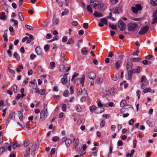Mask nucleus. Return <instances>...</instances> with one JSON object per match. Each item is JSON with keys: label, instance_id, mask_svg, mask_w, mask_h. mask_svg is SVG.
Returning <instances> with one entry per match:
<instances>
[{"label": "nucleus", "instance_id": "obj_13", "mask_svg": "<svg viewBox=\"0 0 157 157\" xmlns=\"http://www.w3.org/2000/svg\"><path fill=\"white\" fill-rule=\"evenodd\" d=\"M35 51L36 53L39 55H41L42 54V50L39 47H37L35 49Z\"/></svg>", "mask_w": 157, "mask_h": 157}, {"label": "nucleus", "instance_id": "obj_8", "mask_svg": "<svg viewBox=\"0 0 157 157\" xmlns=\"http://www.w3.org/2000/svg\"><path fill=\"white\" fill-rule=\"evenodd\" d=\"M36 81V80L34 79L33 82L30 81L29 83L32 84V86L34 89H36L37 87V84L35 82Z\"/></svg>", "mask_w": 157, "mask_h": 157}, {"label": "nucleus", "instance_id": "obj_37", "mask_svg": "<svg viewBox=\"0 0 157 157\" xmlns=\"http://www.w3.org/2000/svg\"><path fill=\"white\" fill-rule=\"evenodd\" d=\"M18 17L20 19L21 21H23L24 18L21 12H19L18 13Z\"/></svg>", "mask_w": 157, "mask_h": 157}, {"label": "nucleus", "instance_id": "obj_33", "mask_svg": "<svg viewBox=\"0 0 157 157\" xmlns=\"http://www.w3.org/2000/svg\"><path fill=\"white\" fill-rule=\"evenodd\" d=\"M13 56L14 57H15L17 60H20V57L18 54L17 52H15L13 54Z\"/></svg>", "mask_w": 157, "mask_h": 157}, {"label": "nucleus", "instance_id": "obj_21", "mask_svg": "<svg viewBox=\"0 0 157 157\" xmlns=\"http://www.w3.org/2000/svg\"><path fill=\"white\" fill-rule=\"evenodd\" d=\"M134 71H135V73H140L142 71V69L141 67L138 66L136 69H134Z\"/></svg>", "mask_w": 157, "mask_h": 157}, {"label": "nucleus", "instance_id": "obj_4", "mask_svg": "<svg viewBox=\"0 0 157 157\" xmlns=\"http://www.w3.org/2000/svg\"><path fill=\"white\" fill-rule=\"evenodd\" d=\"M15 113L14 112H11L9 115V117L6 121V124L8 125L10 122V120H15Z\"/></svg>", "mask_w": 157, "mask_h": 157}, {"label": "nucleus", "instance_id": "obj_53", "mask_svg": "<svg viewBox=\"0 0 157 157\" xmlns=\"http://www.w3.org/2000/svg\"><path fill=\"white\" fill-rule=\"evenodd\" d=\"M29 80V78H26V80L24 81L22 84V86H24L27 83H28V80Z\"/></svg>", "mask_w": 157, "mask_h": 157}, {"label": "nucleus", "instance_id": "obj_63", "mask_svg": "<svg viewBox=\"0 0 157 157\" xmlns=\"http://www.w3.org/2000/svg\"><path fill=\"white\" fill-rule=\"evenodd\" d=\"M83 27L85 29H87L89 27L88 24L87 23H84L83 24Z\"/></svg>", "mask_w": 157, "mask_h": 157}, {"label": "nucleus", "instance_id": "obj_10", "mask_svg": "<svg viewBox=\"0 0 157 157\" xmlns=\"http://www.w3.org/2000/svg\"><path fill=\"white\" fill-rule=\"evenodd\" d=\"M133 64L131 62L129 61H127L126 69L127 70H130L131 69L132 67Z\"/></svg>", "mask_w": 157, "mask_h": 157}, {"label": "nucleus", "instance_id": "obj_14", "mask_svg": "<svg viewBox=\"0 0 157 157\" xmlns=\"http://www.w3.org/2000/svg\"><path fill=\"white\" fill-rule=\"evenodd\" d=\"M135 72V71H134V69L130 70L128 72V78L129 80H131V79L132 74Z\"/></svg>", "mask_w": 157, "mask_h": 157}, {"label": "nucleus", "instance_id": "obj_24", "mask_svg": "<svg viewBox=\"0 0 157 157\" xmlns=\"http://www.w3.org/2000/svg\"><path fill=\"white\" fill-rule=\"evenodd\" d=\"M87 51L86 48L84 47L82 48L81 50V52L82 54L85 55H86L87 53Z\"/></svg>", "mask_w": 157, "mask_h": 157}, {"label": "nucleus", "instance_id": "obj_7", "mask_svg": "<svg viewBox=\"0 0 157 157\" xmlns=\"http://www.w3.org/2000/svg\"><path fill=\"white\" fill-rule=\"evenodd\" d=\"M121 6H118L117 7L113 9V10H110V11L113 10V13H119V11L121 10Z\"/></svg>", "mask_w": 157, "mask_h": 157}, {"label": "nucleus", "instance_id": "obj_18", "mask_svg": "<svg viewBox=\"0 0 157 157\" xmlns=\"http://www.w3.org/2000/svg\"><path fill=\"white\" fill-rule=\"evenodd\" d=\"M103 111L102 110L101 108L96 107L94 112L97 114L100 113Z\"/></svg>", "mask_w": 157, "mask_h": 157}, {"label": "nucleus", "instance_id": "obj_59", "mask_svg": "<svg viewBox=\"0 0 157 157\" xmlns=\"http://www.w3.org/2000/svg\"><path fill=\"white\" fill-rule=\"evenodd\" d=\"M59 137L57 136H54L52 138V140L53 141L56 142L58 140Z\"/></svg>", "mask_w": 157, "mask_h": 157}, {"label": "nucleus", "instance_id": "obj_1", "mask_svg": "<svg viewBox=\"0 0 157 157\" xmlns=\"http://www.w3.org/2000/svg\"><path fill=\"white\" fill-rule=\"evenodd\" d=\"M90 4L93 8L95 9L97 8L99 10H101L103 7L102 2L96 0H90Z\"/></svg>", "mask_w": 157, "mask_h": 157}, {"label": "nucleus", "instance_id": "obj_12", "mask_svg": "<svg viewBox=\"0 0 157 157\" xmlns=\"http://www.w3.org/2000/svg\"><path fill=\"white\" fill-rule=\"evenodd\" d=\"M93 15L96 17H101L103 16L102 13L98 11H95Z\"/></svg>", "mask_w": 157, "mask_h": 157}, {"label": "nucleus", "instance_id": "obj_27", "mask_svg": "<svg viewBox=\"0 0 157 157\" xmlns=\"http://www.w3.org/2000/svg\"><path fill=\"white\" fill-rule=\"evenodd\" d=\"M109 26L113 30H115L117 29V27L116 25H113L111 24V23H109Z\"/></svg>", "mask_w": 157, "mask_h": 157}, {"label": "nucleus", "instance_id": "obj_16", "mask_svg": "<svg viewBox=\"0 0 157 157\" xmlns=\"http://www.w3.org/2000/svg\"><path fill=\"white\" fill-rule=\"evenodd\" d=\"M78 141H79L78 139L77 138L76 139V140L75 142V143H74V147H75V150L76 151H77L79 149V148H80L79 147L78 148Z\"/></svg>", "mask_w": 157, "mask_h": 157}, {"label": "nucleus", "instance_id": "obj_34", "mask_svg": "<svg viewBox=\"0 0 157 157\" xmlns=\"http://www.w3.org/2000/svg\"><path fill=\"white\" fill-rule=\"evenodd\" d=\"M60 59L62 62H64L65 59V55L64 53H61L60 55Z\"/></svg>", "mask_w": 157, "mask_h": 157}, {"label": "nucleus", "instance_id": "obj_30", "mask_svg": "<svg viewBox=\"0 0 157 157\" xmlns=\"http://www.w3.org/2000/svg\"><path fill=\"white\" fill-rule=\"evenodd\" d=\"M53 24L54 25L57 24L59 22V19L58 18H53Z\"/></svg>", "mask_w": 157, "mask_h": 157}, {"label": "nucleus", "instance_id": "obj_55", "mask_svg": "<svg viewBox=\"0 0 157 157\" xmlns=\"http://www.w3.org/2000/svg\"><path fill=\"white\" fill-rule=\"evenodd\" d=\"M36 148V147H35V145H33L32 146L31 149H33V150H32L31 151V154H34L35 153V151Z\"/></svg>", "mask_w": 157, "mask_h": 157}, {"label": "nucleus", "instance_id": "obj_36", "mask_svg": "<svg viewBox=\"0 0 157 157\" xmlns=\"http://www.w3.org/2000/svg\"><path fill=\"white\" fill-rule=\"evenodd\" d=\"M151 4L153 6H156L157 5V0H151Z\"/></svg>", "mask_w": 157, "mask_h": 157}, {"label": "nucleus", "instance_id": "obj_44", "mask_svg": "<svg viewBox=\"0 0 157 157\" xmlns=\"http://www.w3.org/2000/svg\"><path fill=\"white\" fill-rule=\"evenodd\" d=\"M17 86L15 84H14L12 88V89H13V91L14 93H16L17 92Z\"/></svg>", "mask_w": 157, "mask_h": 157}, {"label": "nucleus", "instance_id": "obj_57", "mask_svg": "<svg viewBox=\"0 0 157 157\" xmlns=\"http://www.w3.org/2000/svg\"><path fill=\"white\" fill-rule=\"evenodd\" d=\"M25 26L29 30H33V28L32 27L28 25H25Z\"/></svg>", "mask_w": 157, "mask_h": 157}, {"label": "nucleus", "instance_id": "obj_61", "mask_svg": "<svg viewBox=\"0 0 157 157\" xmlns=\"http://www.w3.org/2000/svg\"><path fill=\"white\" fill-rule=\"evenodd\" d=\"M50 46L48 45H46L44 46V48L45 51L46 52L49 49Z\"/></svg>", "mask_w": 157, "mask_h": 157}, {"label": "nucleus", "instance_id": "obj_45", "mask_svg": "<svg viewBox=\"0 0 157 157\" xmlns=\"http://www.w3.org/2000/svg\"><path fill=\"white\" fill-rule=\"evenodd\" d=\"M29 144V142L28 140H25L24 143V146L25 147H27Z\"/></svg>", "mask_w": 157, "mask_h": 157}, {"label": "nucleus", "instance_id": "obj_15", "mask_svg": "<svg viewBox=\"0 0 157 157\" xmlns=\"http://www.w3.org/2000/svg\"><path fill=\"white\" fill-rule=\"evenodd\" d=\"M5 14L6 13L5 12H2L0 14V19L2 20H6L7 17Z\"/></svg>", "mask_w": 157, "mask_h": 157}, {"label": "nucleus", "instance_id": "obj_42", "mask_svg": "<svg viewBox=\"0 0 157 157\" xmlns=\"http://www.w3.org/2000/svg\"><path fill=\"white\" fill-rule=\"evenodd\" d=\"M38 94H41V95H44L45 94V90L42 89L40 90H38Z\"/></svg>", "mask_w": 157, "mask_h": 157}, {"label": "nucleus", "instance_id": "obj_54", "mask_svg": "<svg viewBox=\"0 0 157 157\" xmlns=\"http://www.w3.org/2000/svg\"><path fill=\"white\" fill-rule=\"evenodd\" d=\"M105 124V122L104 120H102L101 121V122L100 124V127L102 128L103 127Z\"/></svg>", "mask_w": 157, "mask_h": 157}, {"label": "nucleus", "instance_id": "obj_64", "mask_svg": "<svg viewBox=\"0 0 157 157\" xmlns=\"http://www.w3.org/2000/svg\"><path fill=\"white\" fill-rule=\"evenodd\" d=\"M153 56L151 55H149L145 57V59H150Z\"/></svg>", "mask_w": 157, "mask_h": 157}, {"label": "nucleus", "instance_id": "obj_60", "mask_svg": "<svg viewBox=\"0 0 157 157\" xmlns=\"http://www.w3.org/2000/svg\"><path fill=\"white\" fill-rule=\"evenodd\" d=\"M10 145L13 147L14 149H15L17 147V146H16L17 144L15 143L12 142L10 143Z\"/></svg>", "mask_w": 157, "mask_h": 157}, {"label": "nucleus", "instance_id": "obj_52", "mask_svg": "<svg viewBox=\"0 0 157 157\" xmlns=\"http://www.w3.org/2000/svg\"><path fill=\"white\" fill-rule=\"evenodd\" d=\"M26 154L27 155H29L30 153V148H27L26 149Z\"/></svg>", "mask_w": 157, "mask_h": 157}, {"label": "nucleus", "instance_id": "obj_32", "mask_svg": "<svg viewBox=\"0 0 157 157\" xmlns=\"http://www.w3.org/2000/svg\"><path fill=\"white\" fill-rule=\"evenodd\" d=\"M135 150L134 149H132L131 150V153H128L126 155L127 157H131L133 156V155L134 152Z\"/></svg>", "mask_w": 157, "mask_h": 157}, {"label": "nucleus", "instance_id": "obj_23", "mask_svg": "<svg viewBox=\"0 0 157 157\" xmlns=\"http://www.w3.org/2000/svg\"><path fill=\"white\" fill-rule=\"evenodd\" d=\"M76 111L78 112H80L82 111V109L79 105H76Z\"/></svg>", "mask_w": 157, "mask_h": 157}, {"label": "nucleus", "instance_id": "obj_31", "mask_svg": "<svg viewBox=\"0 0 157 157\" xmlns=\"http://www.w3.org/2000/svg\"><path fill=\"white\" fill-rule=\"evenodd\" d=\"M100 21L103 23H104L105 25H107L108 20L106 18H102L101 19Z\"/></svg>", "mask_w": 157, "mask_h": 157}, {"label": "nucleus", "instance_id": "obj_51", "mask_svg": "<svg viewBox=\"0 0 157 157\" xmlns=\"http://www.w3.org/2000/svg\"><path fill=\"white\" fill-rule=\"evenodd\" d=\"M45 114H40V117L41 119V121H43L45 120Z\"/></svg>", "mask_w": 157, "mask_h": 157}, {"label": "nucleus", "instance_id": "obj_38", "mask_svg": "<svg viewBox=\"0 0 157 157\" xmlns=\"http://www.w3.org/2000/svg\"><path fill=\"white\" fill-rule=\"evenodd\" d=\"M136 7L138 11H140L142 10V7L141 5L137 4L136 5Z\"/></svg>", "mask_w": 157, "mask_h": 157}, {"label": "nucleus", "instance_id": "obj_22", "mask_svg": "<svg viewBox=\"0 0 157 157\" xmlns=\"http://www.w3.org/2000/svg\"><path fill=\"white\" fill-rule=\"evenodd\" d=\"M148 84V81H144L143 84L141 86V88L143 89L145 88V86H147Z\"/></svg>", "mask_w": 157, "mask_h": 157}, {"label": "nucleus", "instance_id": "obj_56", "mask_svg": "<svg viewBox=\"0 0 157 157\" xmlns=\"http://www.w3.org/2000/svg\"><path fill=\"white\" fill-rule=\"evenodd\" d=\"M131 10H132L133 12L134 13H136L138 11L136 7H132L131 8Z\"/></svg>", "mask_w": 157, "mask_h": 157}, {"label": "nucleus", "instance_id": "obj_5", "mask_svg": "<svg viewBox=\"0 0 157 157\" xmlns=\"http://www.w3.org/2000/svg\"><path fill=\"white\" fill-rule=\"evenodd\" d=\"M118 26L121 31H123L126 28V25L121 20H120L118 23Z\"/></svg>", "mask_w": 157, "mask_h": 157}, {"label": "nucleus", "instance_id": "obj_62", "mask_svg": "<svg viewBox=\"0 0 157 157\" xmlns=\"http://www.w3.org/2000/svg\"><path fill=\"white\" fill-rule=\"evenodd\" d=\"M114 56L113 54V52H109L107 55V56L109 57H111Z\"/></svg>", "mask_w": 157, "mask_h": 157}, {"label": "nucleus", "instance_id": "obj_20", "mask_svg": "<svg viewBox=\"0 0 157 157\" xmlns=\"http://www.w3.org/2000/svg\"><path fill=\"white\" fill-rule=\"evenodd\" d=\"M121 61L120 60L117 61L115 63L116 68L118 69L120 67V65L121 64Z\"/></svg>", "mask_w": 157, "mask_h": 157}, {"label": "nucleus", "instance_id": "obj_49", "mask_svg": "<svg viewBox=\"0 0 157 157\" xmlns=\"http://www.w3.org/2000/svg\"><path fill=\"white\" fill-rule=\"evenodd\" d=\"M119 78V75L117 74L115 75L113 77V78L112 79L114 81H116L117 80V79Z\"/></svg>", "mask_w": 157, "mask_h": 157}, {"label": "nucleus", "instance_id": "obj_3", "mask_svg": "<svg viewBox=\"0 0 157 157\" xmlns=\"http://www.w3.org/2000/svg\"><path fill=\"white\" fill-rule=\"evenodd\" d=\"M62 142H65V145L67 148L69 147L72 142L71 140L70 139H68L67 137H64L61 139Z\"/></svg>", "mask_w": 157, "mask_h": 157}, {"label": "nucleus", "instance_id": "obj_2", "mask_svg": "<svg viewBox=\"0 0 157 157\" xmlns=\"http://www.w3.org/2000/svg\"><path fill=\"white\" fill-rule=\"evenodd\" d=\"M128 30L130 31L133 32L135 31L138 28V25L133 23H130L127 25Z\"/></svg>", "mask_w": 157, "mask_h": 157}, {"label": "nucleus", "instance_id": "obj_48", "mask_svg": "<svg viewBox=\"0 0 157 157\" xmlns=\"http://www.w3.org/2000/svg\"><path fill=\"white\" fill-rule=\"evenodd\" d=\"M5 151V149L4 147H2L0 148V155H1Z\"/></svg>", "mask_w": 157, "mask_h": 157}, {"label": "nucleus", "instance_id": "obj_6", "mask_svg": "<svg viewBox=\"0 0 157 157\" xmlns=\"http://www.w3.org/2000/svg\"><path fill=\"white\" fill-rule=\"evenodd\" d=\"M149 29V27L147 26L142 27L141 29L138 32L140 35H142L146 33Z\"/></svg>", "mask_w": 157, "mask_h": 157}, {"label": "nucleus", "instance_id": "obj_17", "mask_svg": "<svg viewBox=\"0 0 157 157\" xmlns=\"http://www.w3.org/2000/svg\"><path fill=\"white\" fill-rule=\"evenodd\" d=\"M85 78V76L84 75H82V77L81 78H78L77 79L79 81L80 83L81 84H82V86H83L84 85V81Z\"/></svg>", "mask_w": 157, "mask_h": 157}, {"label": "nucleus", "instance_id": "obj_41", "mask_svg": "<svg viewBox=\"0 0 157 157\" xmlns=\"http://www.w3.org/2000/svg\"><path fill=\"white\" fill-rule=\"evenodd\" d=\"M103 79L101 78H98L97 79V82L99 84L103 82Z\"/></svg>", "mask_w": 157, "mask_h": 157}, {"label": "nucleus", "instance_id": "obj_58", "mask_svg": "<svg viewBox=\"0 0 157 157\" xmlns=\"http://www.w3.org/2000/svg\"><path fill=\"white\" fill-rule=\"evenodd\" d=\"M151 91V89L150 88H148L145 89L144 90L143 92L144 93H146L148 92H150Z\"/></svg>", "mask_w": 157, "mask_h": 157}, {"label": "nucleus", "instance_id": "obj_9", "mask_svg": "<svg viewBox=\"0 0 157 157\" xmlns=\"http://www.w3.org/2000/svg\"><path fill=\"white\" fill-rule=\"evenodd\" d=\"M88 77L90 79L93 80L96 77V74L94 72H91L89 73Z\"/></svg>", "mask_w": 157, "mask_h": 157}, {"label": "nucleus", "instance_id": "obj_40", "mask_svg": "<svg viewBox=\"0 0 157 157\" xmlns=\"http://www.w3.org/2000/svg\"><path fill=\"white\" fill-rule=\"evenodd\" d=\"M148 81L145 76H143L141 78V82H144V81Z\"/></svg>", "mask_w": 157, "mask_h": 157}, {"label": "nucleus", "instance_id": "obj_11", "mask_svg": "<svg viewBox=\"0 0 157 157\" xmlns=\"http://www.w3.org/2000/svg\"><path fill=\"white\" fill-rule=\"evenodd\" d=\"M85 94L80 99V101L81 102H85L86 101V96L87 95V92L85 90L84 91Z\"/></svg>", "mask_w": 157, "mask_h": 157}, {"label": "nucleus", "instance_id": "obj_50", "mask_svg": "<svg viewBox=\"0 0 157 157\" xmlns=\"http://www.w3.org/2000/svg\"><path fill=\"white\" fill-rule=\"evenodd\" d=\"M74 41L73 40L72 38H70L68 40L67 42V44H73L74 43Z\"/></svg>", "mask_w": 157, "mask_h": 157}, {"label": "nucleus", "instance_id": "obj_39", "mask_svg": "<svg viewBox=\"0 0 157 157\" xmlns=\"http://www.w3.org/2000/svg\"><path fill=\"white\" fill-rule=\"evenodd\" d=\"M131 59L132 60V61L134 62H140V58H131Z\"/></svg>", "mask_w": 157, "mask_h": 157}, {"label": "nucleus", "instance_id": "obj_26", "mask_svg": "<svg viewBox=\"0 0 157 157\" xmlns=\"http://www.w3.org/2000/svg\"><path fill=\"white\" fill-rule=\"evenodd\" d=\"M64 77H65L66 78H63L61 79L62 83L63 85L65 84L67 82V76H65Z\"/></svg>", "mask_w": 157, "mask_h": 157}, {"label": "nucleus", "instance_id": "obj_28", "mask_svg": "<svg viewBox=\"0 0 157 157\" xmlns=\"http://www.w3.org/2000/svg\"><path fill=\"white\" fill-rule=\"evenodd\" d=\"M126 101L125 100H123L120 103V106L121 107H124L126 104Z\"/></svg>", "mask_w": 157, "mask_h": 157}, {"label": "nucleus", "instance_id": "obj_29", "mask_svg": "<svg viewBox=\"0 0 157 157\" xmlns=\"http://www.w3.org/2000/svg\"><path fill=\"white\" fill-rule=\"evenodd\" d=\"M84 91H82V89L80 88H78V89H77L76 93L78 95H80Z\"/></svg>", "mask_w": 157, "mask_h": 157}, {"label": "nucleus", "instance_id": "obj_43", "mask_svg": "<svg viewBox=\"0 0 157 157\" xmlns=\"http://www.w3.org/2000/svg\"><path fill=\"white\" fill-rule=\"evenodd\" d=\"M86 9L90 13H92L93 12V10L90 5H88L86 7Z\"/></svg>", "mask_w": 157, "mask_h": 157}, {"label": "nucleus", "instance_id": "obj_35", "mask_svg": "<svg viewBox=\"0 0 157 157\" xmlns=\"http://www.w3.org/2000/svg\"><path fill=\"white\" fill-rule=\"evenodd\" d=\"M96 108V107L94 105L90 106L89 108L90 112L91 113L93 112L94 111H95V110Z\"/></svg>", "mask_w": 157, "mask_h": 157}, {"label": "nucleus", "instance_id": "obj_25", "mask_svg": "<svg viewBox=\"0 0 157 157\" xmlns=\"http://www.w3.org/2000/svg\"><path fill=\"white\" fill-rule=\"evenodd\" d=\"M117 86L115 85L110 90V94L111 95H113L114 94L115 87H117Z\"/></svg>", "mask_w": 157, "mask_h": 157}, {"label": "nucleus", "instance_id": "obj_47", "mask_svg": "<svg viewBox=\"0 0 157 157\" xmlns=\"http://www.w3.org/2000/svg\"><path fill=\"white\" fill-rule=\"evenodd\" d=\"M154 19L151 22L152 24H154L157 22V15L155 17H153Z\"/></svg>", "mask_w": 157, "mask_h": 157}, {"label": "nucleus", "instance_id": "obj_46", "mask_svg": "<svg viewBox=\"0 0 157 157\" xmlns=\"http://www.w3.org/2000/svg\"><path fill=\"white\" fill-rule=\"evenodd\" d=\"M69 12V10L67 9H65L64 11H63L61 13L62 16H64L67 14Z\"/></svg>", "mask_w": 157, "mask_h": 157}, {"label": "nucleus", "instance_id": "obj_19", "mask_svg": "<svg viewBox=\"0 0 157 157\" xmlns=\"http://www.w3.org/2000/svg\"><path fill=\"white\" fill-rule=\"evenodd\" d=\"M59 70L62 72H64L66 71L65 67L63 65H60L59 67Z\"/></svg>", "mask_w": 157, "mask_h": 157}]
</instances>
